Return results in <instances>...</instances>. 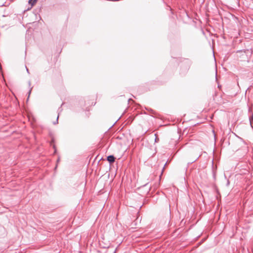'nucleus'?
<instances>
[{
    "mask_svg": "<svg viewBox=\"0 0 253 253\" xmlns=\"http://www.w3.org/2000/svg\"><path fill=\"white\" fill-rule=\"evenodd\" d=\"M37 1V0H29L28 2L32 7L36 3Z\"/></svg>",
    "mask_w": 253,
    "mask_h": 253,
    "instance_id": "obj_2",
    "label": "nucleus"
},
{
    "mask_svg": "<svg viewBox=\"0 0 253 253\" xmlns=\"http://www.w3.org/2000/svg\"><path fill=\"white\" fill-rule=\"evenodd\" d=\"M107 160L110 163H113L115 161V158L113 156L110 155L107 157Z\"/></svg>",
    "mask_w": 253,
    "mask_h": 253,
    "instance_id": "obj_1",
    "label": "nucleus"
}]
</instances>
